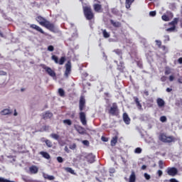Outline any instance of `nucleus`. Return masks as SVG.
I'll use <instances>...</instances> for the list:
<instances>
[{"label": "nucleus", "instance_id": "33", "mask_svg": "<svg viewBox=\"0 0 182 182\" xmlns=\"http://www.w3.org/2000/svg\"><path fill=\"white\" fill-rule=\"evenodd\" d=\"M177 23H178V18H175L173 19V21H172L171 23H170V25H173V26H176V25H177Z\"/></svg>", "mask_w": 182, "mask_h": 182}, {"label": "nucleus", "instance_id": "59", "mask_svg": "<svg viewBox=\"0 0 182 182\" xmlns=\"http://www.w3.org/2000/svg\"><path fill=\"white\" fill-rule=\"evenodd\" d=\"M14 116H18V112H16V109H14Z\"/></svg>", "mask_w": 182, "mask_h": 182}, {"label": "nucleus", "instance_id": "45", "mask_svg": "<svg viewBox=\"0 0 182 182\" xmlns=\"http://www.w3.org/2000/svg\"><path fill=\"white\" fill-rule=\"evenodd\" d=\"M57 161L58 163H63V158H62L61 156L57 157Z\"/></svg>", "mask_w": 182, "mask_h": 182}, {"label": "nucleus", "instance_id": "28", "mask_svg": "<svg viewBox=\"0 0 182 182\" xmlns=\"http://www.w3.org/2000/svg\"><path fill=\"white\" fill-rule=\"evenodd\" d=\"M101 31H102V35H103L104 38H105V39H107V38H110V33H109L107 32V31H106V29H102Z\"/></svg>", "mask_w": 182, "mask_h": 182}, {"label": "nucleus", "instance_id": "60", "mask_svg": "<svg viewBox=\"0 0 182 182\" xmlns=\"http://www.w3.org/2000/svg\"><path fill=\"white\" fill-rule=\"evenodd\" d=\"M170 74V72H168V71H165V75H169Z\"/></svg>", "mask_w": 182, "mask_h": 182}, {"label": "nucleus", "instance_id": "18", "mask_svg": "<svg viewBox=\"0 0 182 182\" xmlns=\"http://www.w3.org/2000/svg\"><path fill=\"white\" fill-rule=\"evenodd\" d=\"M52 117H53V114L49 111L46 112V113L43 115V119L44 120H47V119H52Z\"/></svg>", "mask_w": 182, "mask_h": 182}, {"label": "nucleus", "instance_id": "48", "mask_svg": "<svg viewBox=\"0 0 182 182\" xmlns=\"http://www.w3.org/2000/svg\"><path fill=\"white\" fill-rule=\"evenodd\" d=\"M156 174H158L159 177H161L163 176V171L159 170Z\"/></svg>", "mask_w": 182, "mask_h": 182}, {"label": "nucleus", "instance_id": "17", "mask_svg": "<svg viewBox=\"0 0 182 182\" xmlns=\"http://www.w3.org/2000/svg\"><path fill=\"white\" fill-rule=\"evenodd\" d=\"M111 25L114 26V28H121L122 27V23L119 21H114L113 19H111L109 21Z\"/></svg>", "mask_w": 182, "mask_h": 182}, {"label": "nucleus", "instance_id": "4", "mask_svg": "<svg viewBox=\"0 0 182 182\" xmlns=\"http://www.w3.org/2000/svg\"><path fill=\"white\" fill-rule=\"evenodd\" d=\"M159 140L163 143H173V141H176V138L173 136H167L166 134L162 133L159 135Z\"/></svg>", "mask_w": 182, "mask_h": 182}, {"label": "nucleus", "instance_id": "22", "mask_svg": "<svg viewBox=\"0 0 182 182\" xmlns=\"http://www.w3.org/2000/svg\"><path fill=\"white\" fill-rule=\"evenodd\" d=\"M133 2H134V0H125V8H127V9H130Z\"/></svg>", "mask_w": 182, "mask_h": 182}, {"label": "nucleus", "instance_id": "20", "mask_svg": "<svg viewBox=\"0 0 182 182\" xmlns=\"http://www.w3.org/2000/svg\"><path fill=\"white\" fill-rule=\"evenodd\" d=\"M75 130H77L80 134H85V133L86 132V130H85V128H83V127L82 126L77 127L75 128Z\"/></svg>", "mask_w": 182, "mask_h": 182}, {"label": "nucleus", "instance_id": "40", "mask_svg": "<svg viewBox=\"0 0 182 182\" xmlns=\"http://www.w3.org/2000/svg\"><path fill=\"white\" fill-rule=\"evenodd\" d=\"M46 144L48 147H52V142L48 139L46 140Z\"/></svg>", "mask_w": 182, "mask_h": 182}, {"label": "nucleus", "instance_id": "34", "mask_svg": "<svg viewBox=\"0 0 182 182\" xmlns=\"http://www.w3.org/2000/svg\"><path fill=\"white\" fill-rule=\"evenodd\" d=\"M63 123H64V124H68V126H72V120L70 119H64Z\"/></svg>", "mask_w": 182, "mask_h": 182}, {"label": "nucleus", "instance_id": "6", "mask_svg": "<svg viewBox=\"0 0 182 182\" xmlns=\"http://www.w3.org/2000/svg\"><path fill=\"white\" fill-rule=\"evenodd\" d=\"M108 113L112 116H119V107L117 106V103H112V106L109 108Z\"/></svg>", "mask_w": 182, "mask_h": 182}, {"label": "nucleus", "instance_id": "62", "mask_svg": "<svg viewBox=\"0 0 182 182\" xmlns=\"http://www.w3.org/2000/svg\"><path fill=\"white\" fill-rule=\"evenodd\" d=\"M105 95L106 96H109V93H107V92H106Z\"/></svg>", "mask_w": 182, "mask_h": 182}, {"label": "nucleus", "instance_id": "35", "mask_svg": "<svg viewBox=\"0 0 182 182\" xmlns=\"http://www.w3.org/2000/svg\"><path fill=\"white\" fill-rule=\"evenodd\" d=\"M50 137H52L55 140H59V135L58 134H51Z\"/></svg>", "mask_w": 182, "mask_h": 182}, {"label": "nucleus", "instance_id": "8", "mask_svg": "<svg viewBox=\"0 0 182 182\" xmlns=\"http://www.w3.org/2000/svg\"><path fill=\"white\" fill-rule=\"evenodd\" d=\"M51 59L52 60H54L55 63L60 65H63L65 62H66V57L65 56L61 57L59 60V58H58V56L53 55L51 56Z\"/></svg>", "mask_w": 182, "mask_h": 182}, {"label": "nucleus", "instance_id": "41", "mask_svg": "<svg viewBox=\"0 0 182 182\" xmlns=\"http://www.w3.org/2000/svg\"><path fill=\"white\" fill-rule=\"evenodd\" d=\"M144 178H146V180H150V178H151V176H150V175L147 173H145L144 174Z\"/></svg>", "mask_w": 182, "mask_h": 182}, {"label": "nucleus", "instance_id": "54", "mask_svg": "<svg viewBox=\"0 0 182 182\" xmlns=\"http://www.w3.org/2000/svg\"><path fill=\"white\" fill-rule=\"evenodd\" d=\"M169 80H170V82H173V81L174 80V76L171 75V76L169 77Z\"/></svg>", "mask_w": 182, "mask_h": 182}, {"label": "nucleus", "instance_id": "13", "mask_svg": "<svg viewBox=\"0 0 182 182\" xmlns=\"http://www.w3.org/2000/svg\"><path fill=\"white\" fill-rule=\"evenodd\" d=\"M122 119L124 120V122L125 124H130V117H129V114L127 113L124 112L122 115Z\"/></svg>", "mask_w": 182, "mask_h": 182}, {"label": "nucleus", "instance_id": "29", "mask_svg": "<svg viewBox=\"0 0 182 182\" xmlns=\"http://www.w3.org/2000/svg\"><path fill=\"white\" fill-rule=\"evenodd\" d=\"M111 12L113 15H117V16H118L120 14V11H119V9H117V8L112 9Z\"/></svg>", "mask_w": 182, "mask_h": 182}, {"label": "nucleus", "instance_id": "21", "mask_svg": "<svg viewBox=\"0 0 182 182\" xmlns=\"http://www.w3.org/2000/svg\"><path fill=\"white\" fill-rule=\"evenodd\" d=\"M156 103L159 107H164V105H166V103L164 102V100L161 98H158L156 100Z\"/></svg>", "mask_w": 182, "mask_h": 182}, {"label": "nucleus", "instance_id": "1", "mask_svg": "<svg viewBox=\"0 0 182 182\" xmlns=\"http://www.w3.org/2000/svg\"><path fill=\"white\" fill-rule=\"evenodd\" d=\"M85 107H86V100L85 99V96L82 95L80 97L79 101V117L80 120L82 124V126H86L87 124V120L86 119V113L83 112L85 110Z\"/></svg>", "mask_w": 182, "mask_h": 182}, {"label": "nucleus", "instance_id": "10", "mask_svg": "<svg viewBox=\"0 0 182 182\" xmlns=\"http://www.w3.org/2000/svg\"><path fill=\"white\" fill-rule=\"evenodd\" d=\"M30 28L31 29H34L35 31H36L37 32H39L40 33H42L43 35H46V33L43 31V29H42V28H41L39 26L36 24H31Z\"/></svg>", "mask_w": 182, "mask_h": 182}, {"label": "nucleus", "instance_id": "23", "mask_svg": "<svg viewBox=\"0 0 182 182\" xmlns=\"http://www.w3.org/2000/svg\"><path fill=\"white\" fill-rule=\"evenodd\" d=\"M2 116H6V114H12V111L9 109H4L1 112Z\"/></svg>", "mask_w": 182, "mask_h": 182}, {"label": "nucleus", "instance_id": "47", "mask_svg": "<svg viewBox=\"0 0 182 182\" xmlns=\"http://www.w3.org/2000/svg\"><path fill=\"white\" fill-rule=\"evenodd\" d=\"M156 15V11H152L149 12V16H155Z\"/></svg>", "mask_w": 182, "mask_h": 182}, {"label": "nucleus", "instance_id": "27", "mask_svg": "<svg viewBox=\"0 0 182 182\" xmlns=\"http://www.w3.org/2000/svg\"><path fill=\"white\" fill-rule=\"evenodd\" d=\"M43 178H46V180H50V181L55 180V176H50V175H48L46 173H43Z\"/></svg>", "mask_w": 182, "mask_h": 182}, {"label": "nucleus", "instance_id": "50", "mask_svg": "<svg viewBox=\"0 0 182 182\" xmlns=\"http://www.w3.org/2000/svg\"><path fill=\"white\" fill-rule=\"evenodd\" d=\"M159 49H162V50H164V52L167 51V47H166V46H161V48H159Z\"/></svg>", "mask_w": 182, "mask_h": 182}, {"label": "nucleus", "instance_id": "31", "mask_svg": "<svg viewBox=\"0 0 182 182\" xmlns=\"http://www.w3.org/2000/svg\"><path fill=\"white\" fill-rule=\"evenodd\" d=\"M113 52H114L116 55H118V56H120L121 58H122V55H123V53L120 49H115L113 50Z\"/></svg>", "mask_w": 182, "mask_h": 182}, {"label": "nucleus", "instance_id": "32", "mask_svg": "<svg viewBox=\"0 0 182 182\" xmlns=\"http://www.w3.org/2000/svg\"><path fill=\"white\" fill-rule=\"evenodd\" d=\"M161 19L163 21H164L165 22H168V21H170V17H168V16L166 15V14H164L162 16H161Z\"/></svg>", "mask_w": 182, "mask_h": 182}, {"label": "nucleus", "instance_id": "63", "mask_svg": "<svg viewBox=\"0 0 182 182\" xmlns=\"http://www.w3.org/2000/svg\"><path fill=\"white\" fill-rule=\"evenodd\" d=\"M0 36H1V38H4V35H2V33H0Z\"/></svg>", "mask_w": 182, "mask_h": 182}, {"label": "nucleus", "instance_id": "55", "mask_svg": "<svg viewBox=\"0 0 182 182\" xmlns=\"http://www.w3.org/2000/svg\"><path fill=\"white\" fill-rule=\"evenodd\" d=\"M144 95H145V96H149V91L144 90Z\"/></svg>", "mask_w": 182, "mask_h": 182}, {"label": "nucleus", "instance_id": "51", "mask_svg": "<svg viewBox=\"0 0 182 182\" xmlns=\"http://www.w3.org/2000/svg\"><path fill=\"white\" fill-rule=\"evenodd\" d=\"M168 181H169V182H179L178 180H177L174 178H172L169 179Z\"/></svg>", "mask_w": 182, "mask_h": 182}, {"label": "nucleus", "instance_id": "52", "mask_svg": "<svg viewBox=\"0 0 182 182\" xmlns=\"http://www.w3.org/2000/svg\"><path fill=\"white\" fill-rule=\"evenodd\" d=\"M159 168H163V161H159Z\"/></svg>", "mask_w": 182, "mask_h": 182}, {"label": "nucleus", "instance_id": "44", "mask_svg": "<svg viewBox=\"0 0 182 182\" xmlns=\"http://www.w3.org/2000/svg\"><path fill=\"white\" fill-rule=\"evenodd\" d=\"M82 144H84V146H89L90 143L87 140H84V141H82Z\"/></svg>", "mask_w": 182, "mask_h": 182}, {"label": "nucleus", "instance_id": "15", "mask_svg": "<svg viewBox=\"0 0 182 182\" xmlns=\"http://www.w3.org/2000/svg\"><path fill=\"white\" fill-rule=\"evenodd\" d=\"M134 100L135 102V104L136 105L137 109H139V110H143V106L140 103L139 98L137 97H134Z\"/></svg>", "mask_w": 182, "mask_h": 182}, {"label": "nucleus", "instance_id": "64", "mask_svg": "<svg viewBox=\"0 0 182 182\" xmlns=\"http://www.w3.org/2000/svg\"><path fill=\"white\" fill-rule=\"evenodd\" d=\"M23 90H24L23 88H22V89H21V92H23Z\"/></svg>", "mask_w": 182, "mask_h": 182}, {"label": "nucleus", "instance_id": "37", "mask_svg": "<svg viewBox=\"0 0 182 182\" xmlns=\"http://www.w3.org/2000/svg\"><path fill=\"white\" fill-rule=\"evenodd\" d=\"M136 65L140 69H143V62L140 60L136 61Z\"/></svg>", "mask_w": 182, "mask_h": 182}, {"label": "nucleus", "instance_id": "30", "mask_svg": "<svg viewBox=\"0 0 182 182\" xmlns=\"http://www.w3.org/2000/svg\"><path fill=\"white\" fill-rule=\"evenodd\" d=\"M58 94L60 97H65V90L62 88L58 89Z\"/></svg>", "mask_w": 182, "mask_h": 182}, {"label": "nucleus", "instance_id": "11", "mask_svg": "<svg viewBox=\"0 0 182 182\" xmlns=\"http://www.w3.org/2000/svg\"><path fill=\"white\" fill-rule=\"evenodd\" d=\"M85 159L88 163H95V159H96V156L93 155V154H89L85 156Z\"/></svg>", "mask_w": 182, "mask_h": 182}, {"label": "nucleus", "instance_id": "3", "mask_svg": "<svg viewBox=\"0 0 182 182\" xmlns=\"http://www.w3.org/2000/svg\"><path fill=\"white\" fill-rule=\"evenodd\" d=\"M83 12L87 21H92L95 19V13H93L92 7L89 6L83 7Z\"/></svg>", "mask_w": 182, "mask_h": 182}, {"label": "nucleus", "instance_id": "38", "mask_svg": "<svg viewBox=\"0 0 182 182\" xmlns=\"http://www.w3.org/2000/svg\"><path fill=\"white\" fill-rule=\"evenodd\" d=\"M160 122L165 123V122H167V117L166 116H161L160 117Z\"/></svg>", "mask_w": 182, "mask_h": 182}, {"label": "nucleus", "instance_id": "9", "mask_svg": "<svg viewBox=\"0 0 182 182\" xmlns=\"http://www.w3.org/2000/svg\"><path fill=\"white\" fill-rule=\"evenodd\" d=\"M71 72H72V62H70V60H68L65 64V71L64 73V76L65 77H69V75H70Z\"/></svg>", "mask_w": 182, "mask_h": 182}, {"label": "nucleus", "instance_id": "19", "mask_svg": "<svg viewBox=\"0 0 182 182\" xmlns=\"http://www.w3.org/2000/svg\"><path fill=\"white\" fill-rule=\"evenodd\" d=\"M29 171L31 174H36L38 171H39V168H38L36 166L33 165L29 168Z\"/></svg>", "mask_w": 182, "mask_h": 182}, {"label": "nucleus", "instance_id": "43", "mask_svg": "<svg viewBox=\"0 0 182 182\" xmlns=\"http://www.w3.org/2000/svg\"><path fill=\"white\" fill-rule=\"evenodd\" d=\"M48 50H49V52H53V50H55V48L53 47V46H49L48 47Z\"/></svg>", "mask_w": 182, "mask_h": 182}, {"label": "nucleus", "instance_id": "25", "mask_svg": "<svg viewBox=\"0 0 182 182\" xmlns=\"http://www.w3.org/2000/svg\"><path fill=\"white\" fill-rule=\"evenodd\" d=\"M129 182H136V173L133 171L129 176Z\"/></svg>", "mask_w": 182, "mask_h": 182}, {"label": "nucleus", "instance_id": "57", "mask_svg": "<svg viewBox=\"0 0 182 182\" xmlns=\"http://www.w3.org/2000/svg\"><path fill=\"white\" fill-rule=\"evenodd\" d=\"M146 168H147V166L143 165V166H141V170H146Z\"/></svg>", "mask_w": 182, "mask_h": 182}, {"label": "nucleus", "instance_id": "61", "mask_svg": "<svg viewBox=\"0 0 182 182\" xmlns=\"http://www.w3.org/2000/svg\"><path fill=\"white\" fill-rule=\"evenodd\" d=\"M178 82L179 83H182V81H181V80H180V79L178 80Z\"/></svg>", "mask_w": 182, "mask_h": 182}, {"label": "nucleus", "instance_id": "16", "mask_svg": "<svg viewBox=\"0 0 182 182\" xmlns=\"http://www.w3.org/2000/svg\"><path fill=\"white\" fill-rule=\"evenodd\" d=\"M124 69H126L124 63L119 62V64L117 65V70H119L121 73H123V72H124Z\"/></svg>", "mask_w": 182, "mask_h": 182}, {"label": "nucleus", "instance_id": "14", "mask_svg": "<svg viewBox=\"0 0 182 182\" xmlns=\"http://www.w3.org/2000/svg\"><path fill=\"white\" fill-rule=\"evenodd\" d=\"M117 140H119V136L117 134L112 138L110 141L112 147H114L117 144Z\"/></svg>", "mask_w": 182, "mask_h": 182}, {"label": "nucleus", "instance_id": "26", "mask_svg": "<svg viewBox=\"0 0 182 182\" xmlns=\"http://www.w3.org/2000/svg\"><path fill=\"white\" fill-rule=\"evenodd\" d=\"M65 171H66L67 173H70V174H73L74 176L76 174V173H75V170H73L72 168L70 167H65L64 168Z\"/></svg>", "mask_w": 182, "mask_h": 182}, {"label": "nucleus", "instance_id": "5", "mask_svg": "<svg viewBox=\"0 0 182 182\" xmlns=\"http://www.w3.org/2000/svg\"><path fill=\"white\" fill-rule=\"evenodd\" d=\"M40 67L42 68V69H44L50 77H56V73H55V70H52L50 67L46 66L45 64H41Z\"/></svg>", "mask_w": 182, "mask_h": 182}, {"label": "nucleus", "instance_id": "42", "mask_svg": "<svg viewBox=\"0 0 182 182\" xmlns=\"http://www.w3.org/2000/svg\"><path fill=\"white\" fill-rule=\"evenodd\" d=\"M164 38H165L164 42L166 43V42H168V41H170V36L168 35H166L164 36Z\"/></svg>", "mask_w": 182, "mask_h": 182}, {"label": "nucleus", "instance_id": "24", "mask_svg": "<svg viewBox=\"0 0 182 182\" xmlns=\"http://www.w3.org/2000/svg\"><path fill=\"white\" fill-rule=\"evenodd\" d=\"M41 156H42L44 159H46L47 160H49L50 159V155L46 151H41L40 152Z\"/></svg>", "mask_w": 182, "mask_h": 182}, {"label": "nucleus", "instance_id": "53", "mask_svg": "<svg viewBox=\"0 0 182 182\" xmlns=\"http://www.w3.org/2000/svg\"><path fill=\"white\" fill-rule=\"evenodd\" d=\"M178 63H179V65H182V57L178 59Z\"/></svg>", "mask_w": 182, "mask_h": 182}, {"label": "nucleus", "instance_id": "49", "mask_svg": "<svg viewBox=\"0 0 182 182\" xmlns=\"http://www.w3.org/2000/svg\"><path fill=\"white\" fill-rule=\"evenodd\" d=\"M7 73L4 70H0V76H6Z\"/></svg>", "mask_w": 182, "mask_h": 182}, {"label": "nucleus", "instance_id": "36", "mask_svg": "<svg viewBox=\"0 0 182 182\" xmlns=\"http://www.w3.org/2000/svg\"><path fill=\"white\" fill-rule=\"evenodd\" d=\"M155 43H156V46L159 48V49H160V48H161V41L156 40Z\"/></svg>", "mask_w": 182, "mask_h": 182}, {"label": "nucleus", "instance_id": "2", "mask_svg": "<svg viewBox=\"0 0 182 182\" xmlns=\"http://www.w3.org/2000/svg\"><path fill=\"white\" fill-rule=\"evenodd\" d=\"M36 21L39 23V25L46 28V29L50 31V32H55V24H53V23H50V21H48L44 17L38 16L36 18Z\"/></svg>", "mask_w": 182, "mask_h": 182}, {"label": "nucleus", "instance_id": "58", "mask_svg": "<svg viewBox=\"0 0 182 182\" xmlns=\"http://www.w3.org/2000/svg\"><path fill=\"white\" fill-rule=\"evenodd\" d=\"M173 90V89L171 88H166V92H168V93H170V92H171Z\"/></svg>", "mask_w": 182, "mask_h": 182}, {"label": "nucleus", "instance_id": "46", "mask_svg": "<svg viewBox=\"0 0 182 182\" xmlns=\"http://www.w3.org/2000/svg\"><path fill=\"white\" fill-rule=\"evenodd\" d=\"M175 29H176V26H173V27L167 28L166 31H167V32H171L173 31H175Z\"/></svg>", "mask_w": 182, "mask_h": 182}, {"label": "nucleus", "instance_id": "39", "mask_svg": "<svg viewBox=\"0 0 182 182\" xmlns=\"http://www.w3.org/2000/svg\"><path fill=\"white\" fill-rule=\"evenodd\" d=\"M134 153H136V154H140V153H141V148L140 147L136 148L134 150Z\"/></svg>", "mask_w": 182, "mask_h": 182}, {"label": "nucleus", "instance_id": "12", "mask_svg": "<svg viewBox=\"0 0 182 182\" xmlns=\"http://www.w3.org/2000/svg\"><path fill=\"white\" fill-rule=\"evenodd\" d=\"M94 11L95 12H103V9H102V5L99 4H93Z\"/></svg>", "mask_w": 182, "mask_h": 182}, {"label": "nucleus", "instance_id": "7", "mask_svg": "<svg viewBox=\"0 0 182 182\" xmlns=\"http://www.w3.org/2000/svg\"><path fill=\"white\" fill-rule=\"evenodd\" d=\"M166 172L168 176H170L171 177H175V176L178 174V170L176 167H168Z\"/></svg>", "mask_w": 182, "mask_h": 182}, {"label": "nucleus", "instance_id": "56", "mask_svg": "<svg viewBox=\"0 0 182 182\" xmlns=\"http://www.w3.org/2000/svg\"><path fill=\"white\" fill-rule=\"evenodd\" d=\"M102 141H107V138L102 136Z\"/></svg>", "mask_w": 182, "mask_h": 182}]
</instances>
